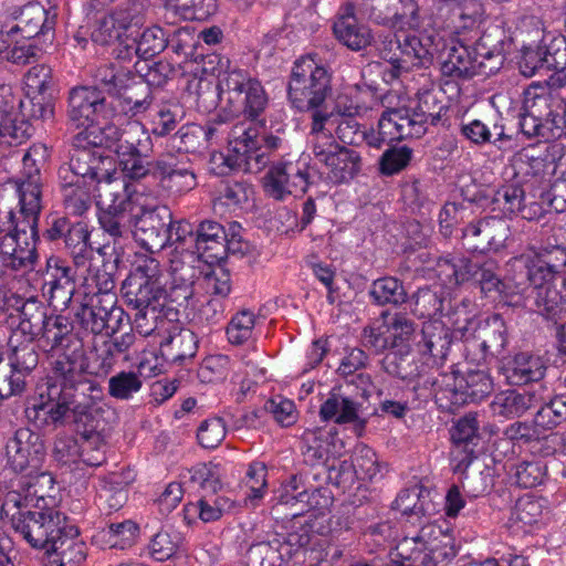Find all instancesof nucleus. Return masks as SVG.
<instances>
[{"label":"nucleus","mask_w":566,"mask_h":566,"mask_svg":"<svg viewBox=\"0 0 566 566\" xmlns=\"http://www.w3.org/2000/svg\"><path fill=\"white\" fill-rule=\"evenodd\" d=\"M87 368L81 346L59 354L36 386L39 401L25 410L29 421L38 429H56L87 416L101 394Z\"/></svg>","instance_id":"obj_1"},{"label":"nucleus","mask_w":566,"mask_h":566,"mask_svg":"<svg viewBox=\"0 0 566 566\" xmlns=\"http://www.w3.org/2000/svg\"><path fill=\"white\" fill-rule=\"evenodd\" d=\"M104 144L116 155L118 167L128 180L138 181L153 176L164 190L174 196L197 186V176L188 156L179 157L167 150L153 159V139L139 123L107 127Z\"/></svg>","instance_id":"obj_2"},{"label":"nucleus","mask_w":566,"mask_h":566,"mask_svg":"<svg viewBox=\"0 0 566 566\" xmlns=\"http://www.w3.org/2000/svg\"><path fill=\"white\" fill-rule=\"evenodd\" d=\"M505 34L499 28L485 30L473 45L458 43L447 49L440 70L443 76L470 80L497 73L505 61Z\"/></svg>","instance_id":"obj_3"},{"label":"nucleus","mask_w":566,"mask_h":566,"mask_svg":"<svg viewBox=\"0 0 566 566\" xmlns=\"http://www.w3.org/2000/svg\"><path fill=\"white\" fill-rule=\"evenodd\" d=\"M218 60L219 98L233 116L243 115L251 122L258 120L269 104V96L256 78L247 71L230 69V61L217 55L210 57V63Z\"/></svg>","instance_id":"obj_4"},{"label":"nucleus","mask_w":566,"mask_h":566,"mask_svg":"<svg viewBox=\"0 0 566 566\" xmlns=\"http://www.w3.org/2000/svg\"><path fill=\"white\" fill-rule=\"evenodd\" d=\"M423 387L433 394L439 409L453 413L488 397L493 391V380L486 370H468L462 375L451 371L426 378Z\"/></svg>","instance_id":"obj_5"},{"label":"nucleus","mask_w":566,"mask_h":566,"mask_svg":"<svg viewBox=\"0 0 566 566\" xmlns=\"http://www.w3.org/2000/svg\"><path fill=\"white\" fill-rule=\"evenodd\" d=\"M332 74L312 57L295 61L287 84V101L298 112L328 113L325 107L332 96Z\"/></svg>","instance_id":"obj_6"},{"label":"nucleus","mask_w":566,"mask_h":566,"mask_svg":"<svg viewBox=\"0 0 566 566\" xmlns=\"http://www.w3.org/2000/svg\"><path fill=\"white\" fill-rule=\"evenodd\" d=\"M397 556L400 559L392 558L386 566H446L457 556V551L441 527L428 523L399 542Z\"/></svg>","instance_id":"obj_7"},{"label":"nucleus","mask_w":566,"mask_h":566,"mask_svg":"<svg viewBox=\"0 0 566 566\" xmlns=\"http://www.w3.org/2000/svg\"><path fill=\"white\" fill-rule=\"evenodd\" d=\"M107 127L116 126L107 125L98 128L99 136H94L93 139H88V135L94 134V130L78 133L73 139L70 160L60 166L57 176L90 184L108 179L111 171L107 166H111L112 160L108 156L103 155L101 148L104 147L112 151L104 144V130Z\"/></svg>","instance_id":"obj_8"},{"label":"nucleus","mask_w":566,"mask_h":566,"mask_svg":"<svg viewBox=\"0 0 566 566\" xmlns=\"http://www.w3.org/2000/svg\"><path fill=\"white\" fill-rule=\"evenodd\" d=\"M473 307L474 305L470 300L463 298L449 313L460 338L465 342L470 339L480 340L479 346L482 349L483 358L488 355H501L509 342L507 327L503 317L499 314H493L485 321H482L473 313Z\"/></svg>","instance_id":"obj_9"},{"label":"nucleus","mask_w":566,"mask_h":566,"mask_svg":"<svg viewBox=\"0 0 566 566\" xmlns=\"http://www.w3.org/2000/svg\"><path fill=\"white\" fill-rule=\"evenodd\" d=\"M228 137L229 149L234 153V158L220 155V159L231 169L243 166L245 170L250 171L261 170L269 160L265 150H276L283 143L281 137L272 134L259 137L258 130L244 122L234 124L228 133Z\"/></svg>","instance_id":"obj_10"},{"label":"nucleus","mask_w":566,"mask_h":566,"mask_svg":"<svg viewBox=\"0 0 566 566\" xmlns=\"http://www.w3.org/2000/svg\"><path fill=\"white\" fill-rule=\"evenodd\" d=\"M72 521L54 507L25 511L12 516V527L35 549L49 552Z\"/></svg>","instance_id":"obj_11"},{"label":"nucleus","mask_w":566,"mask_h":566,"mask_svg":"<svg viewBox=\"0 0 566 566\" xmlns=\"http://www.w3.org/2000/svg\"><path fill=\"white\" fill-rule=\"evenodd\" d=\"M75 317L81 327L94 335H115L129 323V316L117 305L116 294L104 296L84 295Z\"/></svg>","instance_id":"obj_12"},{"label":"nucleus","mask_w":566,"mask_h":566,"mask_svg":"<svg viewBox=\"0 0 566 566\" xmlns=\"http://www.w3.org/2000/svg\"><path fill=\"white\" fill-rule=\"evenodd\" d=\"M564 156L562 144H551L544 151L523 148L512 158L513 178L533 191L546 184V178L554 174L557 160Z\"/></svg>","instance_id":"obj_13"},{"label":"nucleus","mask_w":566,"mask_h":566,"mask_svg":"<svg viewBox=\"0 0 566 566\" xmlns=\"http://www.w3.org/2000/svg\"><path fill=\"white\" fill-rule=\"evenodd\" d=\"M114 115V107L97 86H76L70 91L67 116L77 127L101 128L109 125Z\"/></svg>","instance_id":"obj_14"},{"label":"nucleus","mask_w":566,"mask_h":566,"mask_svg":"<svg viewBox=\"0 0 566 566\" xmlns=\"http://www.w3.org/2000/svg\"><path fill=\"white\" fill-rule=\"evenodd\" d=\"M315 172L306 157L276 163L264 176V190L275 200H283L287 195L304 193L314 182Z\"/></svg>","instance_id":"obj_15"},{"label":"nucleus","mask_w":566,"mask_h":566,"mask_svg":"<svg viewBox=\"0 0 566 566\" xmlns=\"http://www.w3.org/2000/svg\"><path fill=\"white\" fill-rule=\"evenodd\" d=\"M45 155L44 145L30 147L22 157L20 177L14 181L19 202L22 203V210L27 212L28 221L32 224L34 220H39L42 210L40 166Z\"/></svg>","instance_id":"obj_16"},{"label":"nucleus","mask_w":566,"mask_h":566,"mask_svg":"<svg viewBox=\"0 0 566 566\" xmlns=\"http://www.w3.org/2000/svg\"><path fill=\"white\" fill-rule=\"evenodd\" d=\"M171 211L166 206L138 207L135 210L133 235L147 252H160L169 243Z\"/></svg>","instance_id":"obj_17"},{"label":"nucleus","mask_w":566,"mask_h":566,"mask_svg":"<svg viewBox=\"0 0 566 566\" xmlns=\"http://www.w3.org/2000/svg\"><path fill=\"white\" fill-rule=\"evenodd\" d=\"M510 227L503 218L485 217L469 222L462 229V245L467 251L486 253L505 245Z\"/></svg>","instance_id":"obj_18"},{"label":"nucleus","mask_w":566,"mask_h":566,"mask_svg":"<svg viewBox=\"0 0 566 566\" xmlns=\"http://www.w3.org/2000/svg\"><path fill=\"white\" fill-rule=\"evenodd\" d=\"M45 457V444L41 436L22 427L14 431L6 443L7 465L21 473L28 469H39Z\"/></svg>","instance_id":"obj_19"},{"label":"nucleus","mask_w":566,"mask_h":566,"mask_svg":"<svg viewBox=\"0 0 566 566\" xmlns=\"http://www.w3.org/2000/svg\"><path fill=\"white\" fill-rule=\"evenodd\" d=\"M493 210L504 214L518 213L523 219L537 220L543 217V206L537 203V193L514 178L512 182L494 190L491 199Z\"/></svg>","instance_id":"obj_20"},{"label":"nucleus","mask_w":566,"mask_h":566,"mask_svg":"<svg viewBox=\"0 0 566 566\" xmlns=\"http://www.w3.org/2000/svg\"><path fill=\"white\" fill-rule=\"evenodd\" d=\"M111 203L102 209L98 214V223L102 230L108 234L114 244L122 239H127L133 233L135 210L137 206L125 190L109 192Z\"/></svg>","instance_id":"obj_21"},{"label":"nucleus","mask_w":566,"mask_h":566,"mask_svg":"<svg viewBox=\"0 0 566 566\" xmlns=\"http://www.w3.org/2000/svg\"><path fill=\"white\" fill-rule=\"evenodd\" d=\"M453 329L442 322L434 319L424 322L421 329V339L417 343L418 353L423 364L440 367L447 360L454 339L460 338L452 323Z\"/></svg>","instance_id":"obj_22"},{"label":"nucleus","mask_w":566,"mask_h":566,"mask_svg":"<svg viewBox=\"0 0 566 566\" xmlns=\"http://www.w3.org/2000/svg\"><path fill=\"white\" fill-rule=\"evenodd\" d=\"M543 91H527L518 120L521 133L527 138L558 139Z\"/></svg>","instance_id":"obj_23"},{"label":"nucleus","mask_w":566,"mask_h":566,"mask_svg":"<svg viewBox=\"0 0 566 566\" xmlns=\"http://www.w3.org/2000/svg\"><path fill=\"white\" fill-rule=\"evenodd\" d=\"M15 23L7 30L10 39L21 34L22 39L31 40L43 36L45 40H52L55 27V14L44 9L38 2H30L20 9L19 14L14 15Z\"/></svg>","instance_id":"obj_24"},{"label":"nucleus","mask_w":566,"mask_h":566,"mask_svg":"<svg viewBox=\"0 0 566 566\" xmlns=\"http://www.w3.org/2000/svg\"><path fill=\"white\" fill-rule=\"evenodd\" d=\"M397 48L401 56L390 57L396 76L411 67H429L433 62L436 46L432 35L408 34L402 41L397 40Z\"/></svg>","instance_id":"obj_25"},{"label":"nucleus","mask_w":566,"mask_h":566,"mask_svg":"<svg viewBox=\"0 0 566 566\" xmlns=\"http://www.w3.org/2000/svg\"><path fill=\"white\" fill-rule=\"evenodd\" d=\"M198 338L196 334L171 321L170 326L160 336L159 352L161 358L169 364L181 365L196 356Z\"/></svg>","instance_id":"obj_26"},{"label":"nucleus","mask_w":566,"mask_h":566,"mask_svg":"<svg viewBox=\"0 0 566 566\" xmlns=\"http://www.w3.org/2000/svg\"><path fill=\"white\" fill-rule=\"evenodd\" d=\"M17 312L18 324L13 327L15 319L9 322L12 336H23L24 339H36L46 322L49 314L46 306L36 297L24 298L17 294V304L12 307Z\"/></svg>","instance_id":"obj_27"},{"label":"nucleus","mask_w":566,"mask_h":566,"mask_svg":"<svg viewBox=\"0 0 566 566\" xmlns=\"http://www.w3.org/2000/svg\"><path fill=\"white\" fill-rule=\"evenodd\" d=\"M461 135L476 146L492 144L503 150L513 142V136L505 132L501 118L462 119L460 124Z\"/></svg>","instance_id":"obj_28"},{"label":"nucleus","mask_w":566,"mask_h":566,"mask_svg":"<svg viewBox=\"0 0 566 566\" xmlns=\"http://www.w3.org/2000/svg\"><path fill=\"white\" fill-rule=\"evenodd\" d=\"M75 273L73 269L57 259L48 260L46 279L43 284V293L55 307H67L75 292Z\"/></svg>","instance_id":"obj_29"},{"label":"nucleus","mask_w":566,"mask_h":566,"mask_svg":"<svg viewBox=\"0 0 566 566\" xmlns=\"http://www.w3.org/2000/svg\"><path fill=\"white\" fill-rule=\"evenodd\" d=\"M86 554V545L80 538V531L73 523L45 553L50 566H80Z\"/></svg>","instance_id":"obj_30"},{"label":"nucleus","mask_w":566,"mask_h":566,"mask_svg":"<svg viewBox=\"0 0 566 566\" xmlns=\"http://www.w3.org/2000/svg\"><path fill=\"white\" fill-rule=\"evenodd\" d=\"M503 375L512 386H523L539 381L546 371L543 358L531 352H518L504 363Z\"/></svg>","instance_id":"obj_31"},{"label":"nucleus","mask_w":566,"mask_h":566,"mask_svg":"<svg viewBox=\"0 0 566 566\" xmlns=\"http://www.w3.org/2000/svg\"><path fill=\"white\" fill-rule=\"evenodd\" d=\"M464 270V283L478 284L486 296L507 295V283L500 277L499 262L494 259H468Z\"/></svg>","instance_id":"obj_32"},{"label":"nucleus","mask_w":566,"mask_h":566,"mask_svg":"<svg viewBox=\"0 0 566 566\" xmlns=\"http://www.w3.org/2000/svg\"><path fill=\"white\" fill-rule=\"evenodd\" d=\"M360 403L338 394H332L319 408L323 421L334 420L337 424L353 423L355 431L361 434L367 420L359 416Z\"/></svg>","instance_id":"obj_33"},{"label":"nucleus","mask_w":566,"mask_h":566,"mask_svg":"<svg viewBox=\"0 0 566 566\" xmlns=\"http://www.w3.org/2000/svg\"><path fill=\"white\" fill-rule=\"evenodd\" d=\"M36 259L35 242L27 240V237L20 235L14 242L0 238V277L6 274L7 269H32Z\"/></svg>","instance_id":"obj_34"},{"label":"nucleus","mask_w":566,"mask_h":566,"mask_svg":"<svg viewBox=\"0 0 566 566\" xmlns=\"http://www.w3.org/2000/svg\"><path fill=\"white\" fill-rule=\"evenodd\" d=\"M227 232L222 224L212 220H205L197 227L196 252L208 262H219L224 259V240Z\"/></svg>","instance_id":"obj_35"},{"label":"nucleus","mask_w":566,"mask_h":566,"mask_svg":"<svg viewBox=\"0 0 566 566\" xmlns=\"http://www.w3.org/2000/svg\"><path fill=\"white\" fill-rule=\"evenodd\" d=\"M334 434L323 428L306 429L301 436L300 450L303 462L310 467L325 464L332 453Z\"/></svg>","instance_id":"obj_36"},{"label":"nucleus","mask_w":566,"mask_h":566,"mask_svg":"<svg viewBox=\"0 0 566 566\" xmlns=\"http://www.w3.org/2000/svg\"><path fill=\"white\" fill-rule=\"evenodd\" d=\"M235 507V502L226 495L214 493H202L193 503L185 505V514L198 517L203 523L220 521L222 516Z\"/></svg>","instance_id":"obj_37"},{"label":"nucleus","mask_w":566,"mask_h":566,"mask_svg":"<svg viewBox=\"0 0 566 566\" xmlns=\"http://www.w3.org/2000/svg\"><path fill=\"white\" fill-rule=\"evenodd\" d=\"M324 165L328 169L327 178L340 185L353 180L361 170L363 163L357 150L340 145Z\"/></svg>","instance_id":"obj_38"},{"label":"nucleus","mask_w":566,"mask_h":566,"mask_svg":"<svg viewBox=\"0 0 566 566\" xmlns=\"http://www.w3.org/2000/svg\"><path fill=\"white\" fill-rule=\"evenodd\" d=\"M534 303L546 319H562L566 315V275L560 281L538 290Z\"/></svg>","instance_id":"obj_39"},{"label":"nucleus","mask_w":566,"mask_h":566,"mask_svg":"<svg viewBox=\"0 0 566 566\" xmlns=\"http://www.w3.org/2000/svg\"><path fill=\"white\" fill-rule=\"evenodd\" d=\"M122 297L132 310L146 308L163 297V285L144 282L137 276H127L122 284Z\"/></svg>","instance_id":"obj_40"},{"label":"nucleus","mask_w":566,"mask_h":566,"mask_svg":"<svg viewBox=\"0 0 566 566\" xmlns=\"http://www.w3.org/2000/svg\"><path fill=\"white\" fill-rule=\"evenodd\" d=\"M535 403V394L526 389L506 390L494 397L491 409L493 413L505 418H518L533 408Z\"/></svg>","instance_id":"obj_41"},{"label":"nucleus","mask_w":566,"mask_h":566,"mask_svg":"<svg viewBox=\"0 0 566 566\" xmlns=\"http://www.w3.org/2000/svg\"><path fill=\"white\" fill-rule=\"evenodd\" d=\"M64 208L73 216L85 214L92 206V186L74 179L59 177Z\"/></svg>","instance_id":"obj_42"},{"label":"nucleus","mask_w":566,"mask_h":566,"mask_svg":"<svg viewBox=\"0 0 566 566\" xmlns=\"http://www.w3.org/2000/svg\"><path fill=\"white\" fill-rule=\"evenodd\" d=\"M91 232L84 222H74L63 239L64 249L77 270L85 268L93 258Z\"/></svg>","instance_id":"obj_43"},{"label":"nucleus","mask_w":566,"mask_h":566,"mask_svg":"<svg viewBox=\"0 0 566 566\" xmlns=\"http://www.w3.org/2000/svg\"><path fill=\"white\" fill-rule=\"evenodd\" d=\"M423 365L417 363L409 348L392 349L381 360V367L387 374L409 381L422 376Z\"/></svg>","instance_id":"obj_44"},{"label":"nucleus","mask_w":566,"mask_h":566,"mask_svg":"<svg viewBox=\"0 0 566 566\" xmlns=\"http://www.w3.org/2000/svg\"><path fill=\"white\" fill-rule=\"evenodd\" d=\"M447 296L448 293L441 286L420 287L412 295V313L419 318L434 321L436 317L443 313L446 303L448 302Z\"/></svg>","instance_id":"obj_45"},{"label":"nucleus","mask_w":566,"mask_h":566,"mask_svg":"<svg viewBox=\"0 0 566 566\" xmlns=\"http://www.w3.org/2000/svg\"><path fill=\"white\" fill-rule=\"evenodd\" d=\"M329 118V113H316L312 116L311 124V148L315 158L324 164L340 146L334 136L325 129V123Z\"/></svg>","instance_id":"obj_46"},{"label":"nucleus","mask_w":566,"mask_h":566,"mask_svg":"<svg viewBox=\"0 0 566 566\" xmlns=\"http://www.w3.org/2000/svg\"><path fill=\"white\" fill-rule=\"evenodd\" d=\"M335 38L352 51H360L373 42L371 30L356 20L337 19L333 25Z\"/></svg>","instance_id":"obj_47"},{"label":"nucleus","mask_w":566,"mask_h":566,"mask_svg":"<svg viewBox=\"0 0 566 566\" xmlns=\"http://www.w3.org/2000/svg\"><path fill=\"white\" fill-rule=\"evenodd\" d=\"M374 304L378 306H399L407 302L408 294L402 281L395 276L375 280L368 291Z\"/></svg>","instance_id":"obj_48"},{"label":"nucleus","mask_w":566,"mask_h":566,"mask_svg":"<svg viewBox=\"0 0 566 566\" xmlns=\"http://www.w3.org/2000/svg\"><path fill=\"white\" fill-rule=\"evenodd\" d=\"M479 429L480 422L475 412H469L457 421L451 436L457 448H462L465 453L461 462L470 463L474 458V447L480 441Z\"/></svg>","instance_id":"obj_49"},{"label":"nucleus","mask_w":566,"mask_h":566,"mask_svg":"<svg viewBox=\"0 0 566 566\" xmlns=\"http://www.w3.org/2000/svg\"><path fill=\"white\" fill-rule=\"evenodd\" d=\"M203 261L196 252L174 250L170 258V279L195 285L203 273Z\"/></svg>","instance_id":"obj_50"},{"label":"nucleus","mask_w":566,"mask_h":566,"mask_svg":"<svg viewBox=\"0 0 566 566\" xmlns=\"http://www.w3.org/2000/svg\"><path fill=\"white\" fill-rule=\"evenodd\" d=\"M127 480L122 472L108 474L101 484L98 499L108 513L122 509L128 499Z\"/></svg>","instance_id":"obj_51"},{"label":"nucleus","mask_w":566,"mask_h":566,"mask_svg":"<svg viewBox=\"0 0 566 566\" xmlns=\"http://www.w3.org/2000/svg\"><path fill=\"white\" fill-rule=\"evenodd\" d=\"M32 133L30 124L24 120L17 122L14 98L8 99L0 95V137H10L13 142L21 143Z\"/></svg>","instance_id":"obj_52"},{"label":"nucleus","mask_w":566,"mask_h":566,"mask_svg":"<svg viewBox=\"0 0 566 566\" xmlns=\"http://www.w3.org/2000/svg\"><path fill=\"white\" fill-rule=\"evenodd\" d=\"M132 30L130 22L123 13L102 17L92 32V40L99 45H111Z\"/></svg>","instance_id":"obj_53"},{"label":"nucleus","mask_w":566,"mask_h":566,"mask_svg":"<svg viewBox=\"0 0 566 566\" xmlns=\"http://www.w3.org/2000/svg\"><path fill=\"white\" fill-rule=\"evenodd\" d=\"M139 527L130 520L120 523H111L107 527L102 528L95 539L101 541L109 548L125 549L130 547L138 534Z\"/></svg>","instance_id":"obj_54"},{"label":"nucleus","mask_w":566,"mask_h":566,"mask_svg":"<svg viewBox=\"0 0 566 566\" xmlns=\"http://www.w3.org/2000/svg\"><path fill=\"white\" fill-rule=\"evenodd\" d=\"M509 474L524 489L536 488L547 478V465L541 460H523L510 465Z\"/></svg>","instance_id":"obj_55"},{"label":"nucleus","mask_w":566,"mask_h":566,"mask_svg":"<svg viewBox=\"0 0 566 566\" xmlns=\"http://www.w3.org/2000/svg\"><path fill=\"white\" fill-rule=\"evenodd\" d=\"M418 103L415 109L430 125L437 126L447 114L449 106L443 101L441 90L423 88L417 94Z\"/></svg>","instance_id":"obj_56"},{"label":"nucleus","mask_w":566,"mask_h":566,"mask_svg":"<svg viewBox=\"0 0 566 566\" xmlns=\"http://www.w3.org/2000/svg\"><path fill=\"white\" fill-rule=\"evenodd\" d=\"M250 563L258 566H282L289 562L287 552L280 544V537L253 544L248 551Z\"/></svg>","instance_id":"obj_57"},{"label":"nucleus","mask_w":566,"mask_h":566,"mask_svg":"<svg viewBox=\"0 0 566 566\" xmlns=\"http://www.w3.org/2000/svg\"><path fill=\"white\" fill-rule=\"evenodd\" d=\"M254 195L253 186L245 180H228L226 181L216 202L227 207L230 210L243 209Z\"/></svg>","instance_id":"obj_58"},{"label":"nucleus","mask_w":566,"mask_h":566,"mask_svg":"<svg viewBox=\"0 0 566 566\" xmlns=\"http://www.w3.org/2000/svg\"><path fill=\"white\" fill-rule=\"evenodd\" d=\"M135 311L134 328L144 337L151 335L160 337L172 321L161 314L156 305L136 308Z\"/></svg>","instance_id":"obj_59"},{"label":"nucleus","mask_w":566,"mask_h":566,"mask_svg":"<svg viewBox=\"0 0 566 566\" xmlns=\"http://www.w3.org/2000/svg\"><path fill=\"white\" fill-rule=\"evenodd\" d=\"M127 106L134 116L148 111L153 104V93L150 87L140 77L135 75L128 82L127 87L118 96Z\"/></svg>","instance_id":"obj_60"},{"label":"nucleus","mask_w":566,"mask_h":566,"mask_svg":"<svg viewBox=\"0 0 566 566\" xmlns=\"http://www.w3.org/2000/svg\"><path fill=\"white\" fill-rule=\"evenodd\" d=\"M34 340L24 339V342L19 343L18 337L12 335L9 337L8 345L11 347L12 353L8 365L14 371L20 373L21 376H23V373L33 370L38 365L39 355L33 345Z\"/></svg>","instance_id":"obj_61"},{"label":"nucleus","mask_w":566,"mask_h":566,"mask_svg":"<svg viewBox=\"0 0 566 566\" xmlns=\"http://www.w3.org/2000/svg\"><path fill=\"white\" fill-rule=\"evenodd\" d=\"M184 112L176 103H164L150 113L151 133L157 137H166L176 129L182 119Z\"/></svg>","instance_id":"obj_62"},{"label":"nucleus","mask_w":566,"mask_h":566,"mask_svg":"<svg viewBox=\"0 0 566 566\" xmlns=\"http://www.w3.org/2000/svg\"><path fill=\"white\" fill-rule=\"evenodd\" d=\"M188 482L196 489L198 496L214 493L222 489L218 467L211 462L198 463L188 470Z\"/></svg>","instance_id":"obj_63"},{"label":"nucleus","mask_w":566,"mask_h":566,"mask_svg":"<svg viewBox=\"0 0 566 566\" xmlns=\"http://www.w3.org/2000/svg\"><path fill=\"white\" fill-rule=\"evenodd\" d=\"M19 108L22 120L31 124V122H45L52 119L54 106L51 95L29 94L24 99L19 102Z\"/></svg>","instance_id":"obj_64"}]
</instances>
